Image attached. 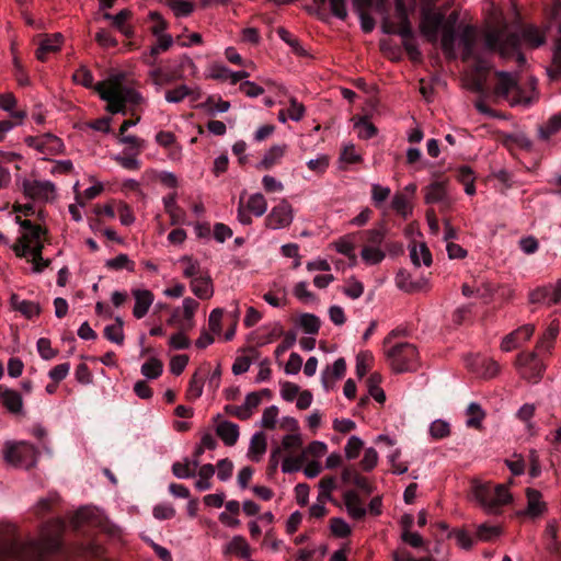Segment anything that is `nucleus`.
Segmentation results:
<instances>
[{"label": "nucleus", "instance_id": "nucleus-1", "mask_svg": "<svg viewBox=\"0 0 561 561\" xmlns=\"http://www.w3.org/2000/svg\"><path fill=\"white\" fill-rule=\"evenodd\" d=\"M61 528V522L55 533L43 526L41 538L20 541L12 526H0V561H47L62 550Z\"/></svg>", "mask_w": 561, "mask_h": 561}, {"label": "nucleus", "instance_id": "nucleus-2", "mask_svg": "<svg viewBox=\"0 0 561 561\" xmlns=\"http://www.w3.org/2000/svg\"><path fill=\"white\" fill-rule=\"evenodd\" d=\"M525 41L531 47H538L545 43V35L536 26H526L522 35L508 32L505 28L493 30L485 34V47L497 51L504 59L515 58L518 66L526 64V58L520 51V42Z\"/></svg>", "mask_w": 561, "mask_h": 561}, {"label": "nucleus", "instance_id": "nucleus-3", "mask_svg": "<svg viewBox=\"0 0 561 561\" xmlns=\"http://www.w3.org/2000/svg\"><path fill=\"white\" fill-rule=\"evenodd\" d=\"M473 494L480 506L491 515L502 513V507L513 502L508 489L504 484L482 482L473 486Z\"/></svg>", "mask_w": 561, "mask_h": 561}, {"label": "nucleus", "instance_id": "nucleus-4", "mask_svg": "<svg viewBox=\"0 0 561 561\" xmlns=\"http://www.w3.org/2000/svg\"><path fill=\"white\" fill-rule=\"evenodd\" d=\"M444 28L445 13L435 9L434 0H425L421 10V24H419L422 35L427 42L436 44Z\"/></svg>", "mask_w": 561, "mask_h": 561}, {"label": "nucleus", "instance_id": "nucleus-5", "mask_svg": "<svg viewBox=\"0 0 561 561\" xmlns=\"http://www.w3.org/2000/svg\"><path fill=\"white\" fill-rule=\"evenodd\" d=\"M390 367L396 374L413 371L417 368L416 346L410 343H397L387 351Z\"/></svg>", "mask_w": 561, "mask_h": 561}, {"label": "nucleus", "instance_id": "nucleus-6", "mask_svg": "<svg viewBox=\"0 0 561 561\" xmlns=\"http://www.w3.org/2000/svg\"><path fill=\"white\" fill-rule=\"evenodd\" d=\"M38 451L36 448L24 440L18 443L8 442L3 448V458L9 465L24 466L30 470L36 466Z\"/></svg>", "mask_w": 561, "mask_h": 561}, {"label": "nucleus", "instance_id": "nucleus-7", "mask_svg": "<svg viewBox=\"0 0 561 561\" xmlns=\"http://www.w3.org/2000/svg\"><path fill=\"white\" fill-rule=\"evenodd\" d=\"M15 221H18L19 226L23 228V230H25V233L20 237L18 243L13 244L12 249L18 257H25L26 251L30 249V244L33 242H41L42 237L47 233V230L28 219L15 217Z\"/></svg>", "mask_w": 561, "mask_h": 561}, {"label": "nucleus", "instance_id": "nucleus-8", "mask_svg": "<svg viewBox=\"0 0 561 561\" xmlns=\"http://www.w3.org/2000/svg\"><path fill=\"white\" fill-rule=\"evenodd\" d=\"M282 335V343L275 350L276 355H282L289 348H291L295 342L297 341V333L295 331L283 332L282 328L279 327L267 333H264L263 335H259V332H253L251 335H248V344L253 343L256 345H264L270 343L276 336Z\"/></svg>", "mask_w": 561, "mask_h": 561}, {"label": "nucleus", "instance_id": "nucleus-9", "mask_svg": "<svg viewBox=\"0 0 561 561\" xmlns=\"http://www.w3.org/2000/svg\"><path fill=\"white\" fill-rule=\"evenodd\" d=\"M316 8L308 7L307 11L310 15L319 18V20L328 22L329 15L333 14L340 21H345L348 12L345 8V0H313Z\"/></svg>", "mask_w": 561, "mask_h": 561}, {"label": "nucleus", "instance_id": "nucleus-10", "mask_svg": "<svg viewBox=\"0 0 561 561\" xmlns=\"http://www.w3.org/2000/svg\"><path fill=\"white\" fill-rule=\"evenodd\" d=\"M293 222V207L286 201L272 207L268 216L265 217V225L271 229H280L290 226Z\"/></svg>", "mask_w": 561, "mask_h": 561}, {"label": "nucleus", "instance_id": "nucleus-11", "mask_svg": "<svg viewBox=\"0 0 561 561\" xmlns=\"http://www.w3.org/2000/svg\"><path fill=\"white\" fill-rule=\"evenodd\" d=\"M540 355L542 354L533 352L530 354H519L518 356L519 364L525 367L524 378L531 382H538L545 370V364L539 358Z\"/></svg>", "mask_w": 561, "mask_h": 561}, {"label": "nucleus", "instance_id": "nucleus-12", "mask_svg": "<svg viewBox=\"0 0 561 561\" xmlns=\"http://www.w3.org/2000/svg\"><path fill=\"white\" fill-rule=\"evenodd\" d=\"M495 78L496 84L495 88H493V93H495L496 98L508 100L511 93H520L518 79H516L514 75L507 71L496 70Z\"/></svg>", "mask_w": 561, "mask_h": 561}, {"label": "nucleus", "instance_id": "nucleus-13", "mask_svg": "<svg viewBox=\"0 0 561 561\" xmlns=\"http://www.w3.org/2000/svg\"><path fill=\"white\" fill-rule=\"evenodd\" d=\"M213 421L215 434L224 440L226 446H234L238 437H240V427L237 424L225 420L220 414L214 416Z\"/></svg>", "mask_w": 561, "mask_h": 561}, {"label": "nucleus", "instance_id": "nucleus-14", "mask_svg": "<svg viewBox=\"0 0 561 561\" xmlns=\"http://www.w3.org/2000/svg\"><path fill=\"white\" fill-rule=\"evenodd\" d=\"M561 299V283L557 286L547 285L537 287L529 294V301L533 305L548 304L558 305Z\"/></svg>", "mask_w": 561, "mask_h": 561}, {"label": "nucleus", "instance_id": "nucleus-15", "mask_svg": "<svg viewBox=\"0 0 561 561\" xmlns=\"http://www.w3.org/2000/svg\"><path fill=\"white\" fill-rule=\"evenodd\" d=\"M23 191L32 199H48L55 192V185L49 181L24 180Z\"/></svg>", "mask_w": 561, "mask_h": 561}, {"label": "nucleus", "instance_id": "nucleus-16", "mask_svg": "<svg viewBox=\"0 0 561 561\" xmlns=\"http://www.w3.org/2000/svg\"><path fill=\"white\" fill-rule=\"evenodd\" d=\"M424 203L432 204H442V209L448 207L447 192H446V181H435L424 188Z\"/></svg>", "mask_w": 561, "mask_h": 561}, {"label": "nucleus", "instance_id": "nucleus-17", "mask_svg": "<svg viewBox=\"0 0 561 561\" xmlns=\"http://www.w3.org/2000/svg\"><path fill=\"white\" fill-rule=\"evenodd\" d=\"M346 364L344 358H339L332 366H327L321 373V383L324 390L331 391L336 380L342 379L345 375Z\"/></svg>", "mask_w": 561, "mask_h": 561}, {"label": "nucleus", "instance_id": "nucleus-18", "mask_svg": "<svg viewBox=\"0 0 561 561\" xmlns=\"http://www.w3.org/2000/svg\"><path fill=\"white\" fill-rule=\"evenodd\" d=\"M287 146L286 145H274L270 147L267 151H265L262 160L257 162L256 168L259 171H270L274 167L279 165L282 162V158L286 153Z\"/></svg>", "mask_w": 561, "mask_h": 561}, {"label": "nucleus", "instance_id": "nucleus-19", "mask_svg": "<svg viewBox=\"0 0 561 561\" xmlns=\"http://www.w3.org/2000/svg\"><path fill=\"white\" fill-rule=\"evenodd\" d=\"M133 295L135 299L133 314L135 319H144L154 300V295L149 289H135Z\"/></svg>", "mask_w": 561, "mask_h": 561}, {"label": "nucleus", "instance_id": "nucleus-20", "mask_svg": "<svg viewBox=\"0 0 561 561\" xmlns=\"http://www.w3.org/2000/svg\"><path fill=\"white\" fill-rule=\"evenodd\" d=\"M0 399L8 412L18 415L22 411V397L18 390H12L0 385Z\"/></svg>", "mask_w": 561, "mask_h": 561}, {"label": "nucleus", "instance_id": "nucleus-21", "mask_svg": "<svg viewBox=\"0 0 561 561\" xmlns=\"http://www.w3.org/2000/svg\"><path fill=\"white\" fill-rule=\"evenodd\" d=\"M460 43L462 45V61H469L476 54H479L476 50L477 32L474 26L467 25L462 28Z\"/></svg>", "mask_w": 561, "mask_h": 561}, {"label": "nucleus", "instance_id": "nucleus-22", "mask_svg": "<svg viewBox=\"0 0 561 561\" xmlns=\"http://www.w3.org/2000/svg\"><path fill=\"white\" fill-rule=\"evenodd\" d=\"M344 505L347 508L348 515L355 520H362L365 518L367 511L362 505V501L356 491H345L344 495Z\"/></svg>", "mask_w": 561, "mask_h": 561}, {"label": "nucleus", "instance_id": "nucleus-23", "mask_svg": "<svg viewBox=\"0 0 561 561\" xmlns=\"http://www.w3.org/2000/svg\"><path fill=\"white\" fill-rule=\"evenodd\" d=\"M96 91L101 100L106 101V103H108L106 104V112L112 114L122 113L123 115H127V106L122 104L121 96L111 95V93H108L105 90L104 82L98 83Z\"/></svg>", "mask_w": 561, "mask_h": 561}, {"label": "nucleus", "instance_id": "nucleus-24", "mask_svg": "<svg viewBox=\"0 0 561 561\" xmlns=\"http://www.w3.org/2000/svg\"><path fill=\"white\" fill-rule=\"evenodd\" d=\"M105 90L111 93V95H115L122 99V104L131 103L134 105H138L141 102V96L135 90L129 88H123L119 83H111L110 85L105 84Z\"/></svg>", "mask_w": 561, "mask_h": 561}, {"label": "nucleus", "instance_id": "nucleus-25", "mask_svg": "<svg viewBox=\"0 0 561 561\" xmlns=\"http://www.w3.org/2000/svg\"><path fill=\"white\" fill-rule=\"evenodd\" d=\"M440 37V47L442 51H444L445 57L449 60H454L457 58V51L455 50V42L457 41V30L451 26H447L443 30Z\"/></svg>", "mask_w": 561, "mask_h": 561}, {"label": "nucleus", "instance_id": "nucleus-26", "mask_svg": "<svg viewBox=\"0 0 561 561\" xmlns=\"http://www.w3.org/2000/svg\"><path fill=\"white\" fill-rule=\"evenodd\" d=\"M561 129V113H556L549 117V119L537 126L538 139L548 141L551 136L559 133Z\"/></svg>", "mask_w": 561, "mask_h": 561}, {"label": "nucleus", "instance_id": "nucleus-27", "mask_svg": "<svg viewBox=\"0 0 561 561\" xmlns=\"http://www.w3.org/2000/svg\"><path fill=\"white\" fill-rule=\"evenodd\" d=\"M61 34L55 33L53 37H45L36 49V58L39 61H46L49 53H56L60 48Z\"/></svg>", "mask_w": 561, "mask_h": 561}, {"label": "nucleus", "instance_id": "nucleus-28", "mask_svg": "<svg viewBox=\"0 0 561 561\" xmlns=\"http://www.w3.org/2000/svg\"><path fill=\"white\" fill-rule=\"evenodd\" d=\"M210 77L214 80H230L231 83L236 84L244 78V70L231 71L221 64H214L210 68Z\"/></svg>", "mask_w": 561, "mask_h": 561}, {"label": "nucleus", "instance_id": "nucleus-29", "mask_svg": "<svg viewBox=\"0 0 561 561\" xmlns=\"http://www.w3.org/2000/svg\"><path fill=\"white\" fill-rule=\"evenodd\" d=\"M559 333V323L556 321L550 322L546 331H543L541 339L537 342V352L540 354H548L553 347V341Z\"/></svg>", "mask_w": 561, "mask_h": 561}, {"label": "nucleus", "instance_id": "nucleus-30", "mask_svg": "<svg viewBox=\"0 0 561 561\" xmlns=\"http://www.w3.org/2000/svg\"><path fill=\"white\" fill-rule=\"evenodd\" d=\"M411 15V10L408 9L405 4V0H394V18L396 22L400 23V25H403V33L405 35L411 34L412 23L411 19L409 18Z\"/></svg>", "mask_w": 561, "mask_h": 561}, {"label": "nucleus", "instance_id": "nucleus-31", "mask_svg": "<svg viewBox=\"0 0 561 561\" xmlns=\"http://www.w3.org/2000/svg\"><path fill=\"white\" fill-rule=\"evenodd\" d=\"M527 513L530 516L537 517L545 511V503L541 502V492L535 489H527Z\"/></svg>", "mask_w": 561, "mask_h": 561}, {"label": "nucleus", "instance_id": "nucleus-32", "mask_svg": "<svg viewBox=\"0 0 561 561\" xmlns=\"http://www.w3.org/2000/svg\"><path fill=\"white\" fill-rule=\"evenodd\" d=\"M191 289L199 299H208L213 295V286L209 277H195L191 280Z\"/></svg>", "mask_w": 561, "mask_h": 561}, {"label": "nucleus", "instance_id": "nucleus-33", "mask_svg": "<svg viewBox=\"0 0 561 561\" xmlns=\"http://www.w3.org/2000/svg\"><path fill=\"white\" fill-rule=\"evenodd\" d=\"M382 382V376L379 373H371L367 377L368 396L373 397L378 403L383 404L386 394L379 383Z\"/></svg>", "mask_w": 561, "mask_h": 561}, {"label": "nucleus", "instance_id": "nucleus-34", "mask_svg": "<svg viewBox=\"0 0 561 561\" xmlns=\"http://www.w3.org/2000/svg\"><path fill=\"white\" fill-rule=\"evenodd\" d=\"M401 38H403V47L411 61H420L422 59V51L417 46L416 33H414L413 30H411V34L409 35L401 32Z\"/></svg>", "mask_w": 561, "mask_h": 561}, {"label": "nucleus", "instance_id": "nucleus-35", "mask_svg": "<svg viewBox=\"0 0 561 561\" xmlns=\"http://www.w3.org/2000/svg\"><path fill=\"white\" fill-rule=\"evenodd\" d=\"M411 261L412 264L415 266H420V263L423 262L425 266H430L433 264V256L430 253V249L425 245V243L419 244V251L417 245L413 244L411 248Z\"/></svg>", "mask_w": 561, "mask_h": 561}, {"label": "nucleus", "instance_id": "nucleus-36", "mask_svg": "<svg viewBox=\"0 0 561 561\" xmlns=\"http://www.w3.org/2000/svg\"><path fill=\"white\" fill-rule=\"evenodd\" d=\"M299 327L309 335H314L320 330L321 321L313 313H301L298 319Z\"/></svg>", "mask_w": 561, "mask_h": 561}, {"label": "nucleus", "instance_id": "nucleus-37", "mask_svg": "<svg viewBox=\"0 0 561 561\" xmlns=\"http://www.w3.org/2000/svg\"><path fill=\"white\" fill-rule=\"evenodd\" d=\"M279 38L284 42H286L287 45H289L294 51L295 55L299 57H307L308 51L305 50L304 46L300 44L297 37L293 36L290 32L287 30L279 27L278 31Z\"/></svg>", "mask_w": 561, "mask_h": 561}, {"label": "nucleus", "instance_id": "nucleus-38", "mask_svg": "<svg viewBox=\"0 0 561 561\" xmlns=\"http://www.w3.org/2000/svg\"><path fill=\"white\" fill-rule=\"evenodd\" d=\"M165 4L178 18L188 16L195 9V4L188 0H167Z\"/></svg>", "mask_w": 561, "mask_h": 561}, {"label": "nucleus", "instance_id": "nucleus-39", "mask_svg": "<svg viewBox=\"0 0 561 561\" xmlns=\"http://www.w3.org/2000/svg\"><path fill=\"white\" fill-rule=\"evenodd\" d=\"M266 449V440L263 432H257L251 438V446L248 448V454L252 455V459L257 461L264 455Z\"/></svg>", "mask_w": 561, "mask_h": 561}, {"label": "nucleus", "instance_id": "nucleus-40", "mask_svg": "<svg viewBox=\"0 0 561 561\" xmlns=\"http://www.w3.org/2000/svg\"><path fill=\"white\" fill-rule=\"evenodd\" d=\"M247 209L248 213H253L257 217L263 216L266 210V202L263 194L256 193L248 198Z\"/></svg>", "mask_w": 561, "mask_h": 561}, {"label": "nucleus", "instance_id": "nucleus-41", "mask_svg": "<svg viewBox=\"0 0 561 561\" xmlns=\"http://www.w3.org/2000/svg\"><path fill=\"white\" fill-rule=\"evenodd\" d=\"M105 267H107L110 270H115V271L126 268L129 272H133L134 267H135V263L131 260H129L127 254L121 253L117 256L106 261Z\"/></svg>", "mask_w": 561, "mask_h": 561}, {"label": "nucleus", "instance_id": "nucleus-42", "mask_svg": "<svg viewBox=\"0 0 561 561\" xmlns=\"http://www.w3.org/2000/svg\"><path fill=\"white\" fill-rule=\"evenodd\" d=\"M197 107L214 114L215 112H227L230 107V103L229 101L217 100L215 96H209L206 102L201 103Z\"/></svg>", "mask_w": 561, "mask_h": 561}, {"label": "nucleus", "instance_id": "nucleus-43", "mask_svg": "<svg viewBox=\"0 0 561 561\" xmlns=\"http://www.w3.org/2000/svg\"><path fill=\"white\" fill-rule=\"evenodd\" d=\"M362 259L367 264H379L385 259V253L381 248L364 247L360 252Z\"/></svg>", "mask_w": 561, "mask_h": 561}, {"label": "nucleus", "instance_id": "nucleus-44", "mask_svg": "<svg viewBox=\"0 0 561 561\" xmlns=\"http://www.w3.org/2000/svg\"><path fill=\"white\" fill-rule=\"evenodd\" d=\"M140 373L146 378L156 379L162 374V363L158 358H151L140 367Z\"/></svg>", "mask_w": 561, "mask_h": 561}, {"label": "nucleus", "instance_id": "nucleus-45", "mask_svg": "<svg viewBox=\"0 0 561 561\" xmlns=\"http://www.w3.org/2000/svg\"><path fill=\"white\" fill-rule=\"evenodd\" d=\"M14 309L28 319L37 317L42 311L41 306L31 300H21L19 305H14Z\"/></svg>", "mask_w": 561, "mask_h": 561}, {"label": "nucleus", "instance_id": "nucleus-46", "mask_svg": "<svg viewBox=\"0 0 561 561\" xmlns=\"http://www.w3.org/2000/svg\"><path fill=\"white\" fill-rule=\"evenodd\" d=\"M168 323L179 328L180 331L186 332L193 328V318L185 319L181 316L180 309H174L171 318H169Z\"/></svg>", "mask_w": 561, "mask_h": 561}, {"label": "nucleus", "instance_id": "nucleus-47", "mask_svg": "<svg viewBox=\"0 0 561 561\" xmlns=\"http://www.w3.org/2000/svg\"><path fill=\"white\" fill-rule=\"evenodd\" d=\"M305 461H306L305 454H302L298 457L288 456L282 462V471L285 473L297 472L302 468Z\"/></svg>", "mask_w": 561, "mask_h": 561}, {"label": "nucleus", "instance_id": "nucleus-48", "mask_svg": "<svg viewBox=\"0 0 561 561\" xmlns=\"http://www.w3.org/2000/svg\"><path fill=\"white\" fill-rule=\"evenodd\" d=\"M225 553L238 558H244V539L242 536H236L225 548Z\"/></svg>", "mask_w": 561, "mask_h": 561}, {"label": "nucleus", "instance_id": "nucleus-49", "mask_svg": "<svg viewBox=\"0 0 561 561\" xmlns=\"http://www.w3.org/2000/svg\"><path fill=\"white\" fill-rule=\"evenodd\" d=\"M365 236L366 245L365 247H374L379 248L385 240V230L382 228L365 230L362 232Z\"/></svg>", "mask_w": 561, "mask_h": 561}, {"label": "nucleus", "instance_id": "nucleus-50", "mask_svg": "<svg viewBox=\"0 0 561 561\" xmlns=\"http://www.w3.org/2000/svg\"><path fill=\"white\" fill-rule=\"evenodd\" d=\"M430 435L434 439H442L450 435V426L447 422L442 420H435L432 425H430Z\"/></svg>", "mask_w": 561, "mask_h": 561}, {"label": "nucleus", "instance_id": "nucleus-51", "mask_svg": "<svg viewBox=\"0 0 561 561\" xmlns=\"http://www.w3.org/2000/svg\"><path fill=\"white\" fill-rule=\"evenodd\" d=\"M363 448V440L356 436L348 438L347 445L344 447L345 457L348 460H354L359 456Z\"/></svg>", "mask_w": 561, "mask_h": 561}, {"label": "nucleus", "instance_id": "nucleus-52", "mask_svg": "<svg viewBox=\"0 0 561 561\" xmlns=\"http://www.w3.org/2000/svg\"><path fill=\"white\" fill-rule=\"evenodd\" d=\"M203 378L197 377L196 374L191 378L188 389H186V399L195 401L202 396Z\"/></svg>", "mask_w": 561, "mask_h": 561}, {"label": "nucleus", "instance_id": "nucleus-53", "mask_svg": "<svg viewBox=\"0 0 561 561\" xmlns=\"http://www.w3.org/2000/svg\"><path fill=\"white\" fill-rule=\"evenodd\" d=\"M72 80H75L76 83L82 84L87 89L93 88V75H91L87 67L82 66L77 69L75 75H72Z\"/></svg>", "mask_w": 561, "mask_h": 561}, {"label": "nucleus", "instance_id": "nucleus-54", "mask_svg": "<svg viewBox=\"0 0 561 561\" xmlns=\"http://www.w3.org/2000/svg\"><path fill=\"white\" fill-rule=\"evenodd\" d=\"M371 359H373V355L370 352H362L358 354V356H356L355 370H356V376H358V378L365 377V375L367 374V370H368V363H370Z\"/></svg>", "mask_w": 561, "mask_h": 561}, {"label": "nucleus", "instance_id": "nucleus-55", "mask_svg": "<svg viewBox=\"0 0 561 561\" xmlns=\"http://www.w3.org/2000/svg\"><path fill=\"white\" fill-rule=\"evenodd\" d=\"M331 523V531L334 536L339 538H346L351 534L350 525H347L342 518H332Z\"/></svg>", "mask_w": 561, "mask_h": 561}, {"label": "nucleus", "instance_id": "nucleus-56", "mask_svg": "<svg viewBox=\"0 0 561 561\" xmlns=\"http://www.w3.org/2000/svg\"><path fill=\"white\" fill-rule=\"evenodd\" d=\"M37 353H39L43 359H51L58 353L50 346V341L46 337H41L36 342Z\"/></svg>", "mask_w": 561, "mask_h": 561}, {"label": "nucleus", "instance_id": "nucleus-57", "mask_svg": "<svg viewBox=\"0 0 561 561\" xmlns=\"http://www.w3.org/2000/svg\"><path fill=\"white\" fill-rule=\"evenodd\" d=\"M150 21L154 23L151 25L150 31L154 36L161 35L168 28V22L163 20L162 15L157 11L149 13Z\"/></svg>", "mask_w": 561, "mask_h": 561}, {"label": "nucleus", "instance_id": "nucleus-58", "mask_svg": "<svg viewBox=\"0 0 561 561\" xmlns=\"http://www.w3.org/2000/svg\"><path fill=\"white\" fill-rule=\"evenodd\" d=\"M191 94V89L186 85H180L173 90H168L165 92L167 102L178 103L184 100L187 95Z\"/></svg>", "mask_w": 561, "mask_h": 561}, {"label": "nucleus", "instance_id": "nucleus-59", "mask_svg": "<svg viewBox=\"0 0 561 561\" xmlns=\"http://www.w3.org/2000/svg\"><path fill=\"white\" fill-rule=\"evenodd\" d=\"M172 473L178 479H191L195 477V472L190 467V462H174L172 465Z\"/></svg>", "mask_w": 561, "mask_h": 561}, {"label": "nucleus", "instance_id": "nucleus-60", "mask_svg": "<svg viewBox=\"0 0 561 561\" xmlns=\"http://www.w3.org/2000/svg\"><path fill=\"white\" fill-rule=\"evenodd\" d=\"M301 392L302 391L299 390L298 385L293 383L291 381L282 382L280 396L283 400L294 401V399H296Z\"/></svg>", "mask_w": 561, "mask_h": 561}, {"label": "nucleus", "instance_id": "nucleus-61", "mask_svg": "<svg viewBox=\"0 0 561 561\" xmlns=\"http://www.w3.org/2000/svg\"><path fill=\"white\" fill-rule=\"evenodd\" d=\"M356 128H358V135L362 139H371L377 135V127L365 118L356 124Z\"/></svg>", "mask_w": 561, "mask_h": 561}, {"label": "nucleus", "instance_id": "nucleus-62", "mask_svg": "<svg viewBox=\"0 0 561 561\" xmlns=\"http://www.w3.org/2000/svg\"><path fill=\"white\" fill-rule=\"evenodd\" d=\"M481 366V377L483 378H493L499 373V365L495 360H492L490 358H482L480 360Z\"/></svg>", "mask_w": 561, "mask_h": 561}, {"label": "nucleus", "instance_id": "nucleus-63", "mask_svg": "<svg viewBox=\"0 0 561 561\" xmlns=\"http://www.w3.org/2000/svg\"><path fill=\"white\" fill-rule=\"evenodd\" d=\"M175 511L172 505L162 503L158 504L153 508V516L158 520H168L173 518Z\"/></svg>", "mask_w": 561, "mask_h": 561}, {"label": "nucleus", "instance_id": "nucleus-64", "mask_svg": "<svg viewBox=\"0 0 561 561\" xmlns=\"http://www.w3.org/2000/svg\"><path fill=\"white\" fill-rule=\"evenodd\" d=\"M550 78H561V41L556 42L553 50V69L550 70Z\"/></svg>", "mask_w": 561, "mask_h": 561}]
</instances>
